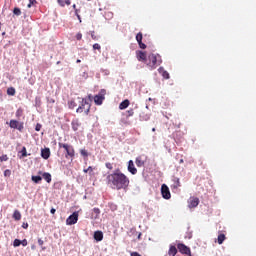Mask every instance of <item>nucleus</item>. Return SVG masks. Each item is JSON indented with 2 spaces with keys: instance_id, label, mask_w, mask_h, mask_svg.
<instances>
[{
  "instance_id": "11",
  "label": "nucleus",
  "mask_w": 256,
  "mask_h": 256,
  "mask_svg": "<svg viewBox=\"0 0 256 256\" xmlns=\"http://www.w3.org/2000/svg\"><path fill=\"white\" fill-rule=\"evenodd\" d=\"M136 57L138 59V61H142L143 63H147V53L143 52V51H137L136 52Z\"/></svg>"
},
{
  "instance_id": "28",
  "label": "nucleus",
  "mask_w": 256,
  "mask_h": 256,
  "mask_svg": "<svg viewBox=\"0 0 256 256\" xmlns=\"http://www.w3.org/2000/svg\"><path fill=\"white\" fill-rule=\"evenodd\" d=\"M133 115H135V111L133 109H129L128 111H126L127 119H129V117H133Z\"/></svg>"
},
{
  "instance_id": "64",
  "label": "nucleus",
  "mask_w": 256,
  "mask_h": 256,
  "mask_svg": "<svg viewBox=\"0 0 256 256\" xmlns=\"http://www.w3.org/2000/svg\"><path fill=\"white\" fill-rule=\"evenodd\" d=\"M152 131H155V128H153Z\"/></svg>"
},
{
  "instance_id": "21",
  "label": "nucleus",
  "mask_w": 256,
  "mask_h": 256,
  "mask_svg": "<svg viewBox=\"0 0 256 256\" xmlns=\"http://www.w3.org/2000/svg\"><path fill=\"white\" fill-rule=\"evenodd\" d=\"M173 183V189H179V187H181V181L179 178H174Z\"/></svg>"
},
{
  "instance_id": "35",
  "label": "nucleus",
  "mask_w": 256,
  "mask_h": 256,
  "mask_svg": "<svg viewBox=\"0 0 256 256\" xmlns=\"http://www.w3.org/2000/svg\"><path fill=\"white\" fill-rule=\"evenodd\" d=\"M93 49H94V51H101V45H99V43H95L93 45Z\"/></svg>"
},
{
  "instance_id": "6",
  "label": "nucleus",
  "mask_w": 256,
  "mask_h": 256,
  "mask_svg": "<svg viewBox=\"0 0 256 256\" xmlns=\"http://www.w3.org/2000/svg\"><path fill=\"white\" fill-rule=\"evenodd\" d=\"M177 249L182 255H189L191 256V248H189L187 245L183 243H178L177 244Z\"/></svg>"
},
{
  "instance_id": "41",
  "label": "nucleus",
  "mask_w": 256,
  "mask_h": 256,
  "mask_svg": "<svg viewBox=\"0 0 256 256\" xmlns=\"http://www.w3.org/2000/svg\"><path fill=\"white\" fill-rule=\"evenodd\" d=\"M22 157H27V148H22Z\"/></svg>"
},
{
  "instance_id": "23",
  "label": "nucleus",
  "mask_w": 256,
  "mask_h": 256,
  "mask_svg": "<svg viewBox=\"0 0 256 256\" xmlns=\"http://www.w3.org/2000/svg\"><path fill=\"white\" fill-rule=\"evenodd\" d=\"M225 239H226L225 234H219L217 239L218 244L223 245V241H225Z\"/></svg>"
},
{
  "instance_id": "43",
  "label": "nucleus",
  "mask_w": 256,
  "mask_h": 256,
  "mask_svg": "<svg viewBox=\"0 0 256 256\" xmlns=\"http://www.w3.org/2000/svg\"><path fill=\"white\" fill-rule=\"evenodd\" d=\"M41 127H43L40 123H37L35 126V131H41Z\"/></svg>"
},
{
  "instance_id": "12",
  "label": "nucleus",
  "mask_w": 256,
  "mask_h": 256,
  "mask_svg": "<svg viewBox=\"0 0 256 256\" xmlns=\"http://www.w3.org/2000/svg\"><path fill=\"white\" fill-rule=\"evenodd\" d=\"M135 163L137 167H143L145 166V163H147V157L143 158V156H138L135 160Z\"/></svg>"
},
{
  "instance_id": "1",
  "label": "nucleus",
  "mask_w": 256,
  "mask_h": 256,
  "mask_svg": "<svg viewBox=\"0 0 256 256\" xmlns=\"http://www.w3.org/2000/svg\"><path fill=\"white\" fill-rule=\"evenodd\" d=\"M106 183L115 191H127L129 189L131 180H129V177H127L125 173L121 172L119 169H116L107 175Z\"/></svg>"
},
{
  "instance_id": "42",
  "label": "nucleus",
  "mask_w": 256,
  "mask_h": 256,
  "mask_svg": "<svg viewBox=\"0 0 256 256\" xmlns=\"http://www.w3.org/2000/svg\"><path fill=\"white\" fill-rule=\"evenodd\" d=\"M58 5H60V7H65V1L63 0H57Z\"/></svg>"
},
{
  "instance_id": "60",
  "label": "nucleus",
  "mask_w": 256,
  "mask_h": 256,
  "mask_svg": "<svg viewBox=\"0 0 256 256\" xmlns=\"http://www.w3.org/2000/svg\"><path fill=\"white\" fill-rule=\"evenodd\" d=\"M60 63H61V62L58 61V62H57V65H59Z\"/></svg>"
},
{
  "instance_id": "62",
  "label": "nucleus",
  "mask_w": 256,
  "mask_h": 256,
  "mask_svg": "<svg viewBox=\"0 0 256 256\" xmlns=\"http://www.w3.org/2000/svg\"><path fill=\"white\" fill-rule=\"evenodd\" d=\"M0 31H1V22H0Z\"/></svg>"
},
{
  "instance_id": "56",
  "label": "nucleus",
  "mask_w": 256,
  "mask_h": 256,
  "mask_svg": "<svg viewBox=\"0 0 256 256\" xmlns=\"http://www.w3.org/2000/svg\"><path fill=\"white\" fill-rule=\"evenodd\" d=\"M76 63H81V60H80V59H78V60L76 61Z\"/></svg>"
},
{
  "instance_id": "24",
  "label": "nucleus",
  "mask_w": 256,
  "mask_h": 256,
  "mask_svg": "<svg viewBox=\"0 0 256 256\" xmlns=\"http://www.w3.org/2000/svg\"><path fill=\"white\" fill-rule=\"evenodd\" d=\"M68 107L69 109H75V107H77V103L75 102V100H69Z\"/></svg>"
},
{
  "instance_id": "57",
  "label": "nucleus",
  "mask_w": 256,
  "mask_h": 256,
  "mask_svg": "<svg viewBox=\"0 0 256 256\" xmlns=\"http://www.w3.org/2000/svg\"><path fill=\"white\" fill-rule=\"evenodd\" d=\"M183 162H184L183 159H180L179 163L181 164V163H183Z\"/></svg>"
},
{
  "instance_id": "17",
  "label": "nucleus",
  "mask_w": 256,
  "mask_h": 256,
  "mask_svg": "<svg viewBox=\"0 0 256 256\" xmlns=\"http://www.w3.org/2000/svg\"><path fill=\"white\" fill-rule=\"evenodd\" d=\"M94 239L95 241H103V232L102 231L94 232Z\"/></svg>"
},
{
  "instance_id": "9",
  "label": "nucleus",
  "mask_w": 256,
  "mask_h": 256,
  "mask_svg": "<svg viewBox=\"0 0 256 256\" xmlns=\"http://www.w3.org/2000/svg\"><path fill=\"white\" fill-rule=\"evenodd\" d=\"M161 194L163 199H171V191H169V186H167L166 184H162Z\"/></svg>"
},
{
  "instance_id": "52",
  "label": "nucleus",
  "mask_w": 256,
  "mask_h": 256,
  "mask_svg": "<svg viewBox=\"0 0 256 256\" xmlns=\"http://www.w3.org/2000/svg\"><path fill=\"white\" fill-rule=\"evenodd\" d=\"M73 9L76 11L77 10V5L73 4Z\"/></svg>"
},
{
  "instance_id": "46",
  "label": "nucleus",
  "mask_w": 256,
  "mask_h": 256,
  "mask_svg": "<svg viewBox=\"0 0 256 256\" xmlns=\"http://www.w3.org/2000/svg\"><path fill=\"white\" fill-rule=\"evenodd\" d=\"M21 245H23V247H27V239L22 240Z\"/></svg>"
},
{
  "instance_id": "34",
  "label": "nucleus",
  "mask_w": 256,
  "mask_h": 256,
  "mask_svg": "<svg viewBox=\"0 0 256 256\" xmlns=\"http://www.w3.org/2000/svg\"><path fill=\"white\" fill-rule=\"evenodd\" d=\"M35 3H37V0H29V4L27 5L28 9H31Z\"/></svg>"
},
{
  "instance_id": "53",
  "label": "nucleus",
  "mask_w": 256,
  "mask_h": 256,
  "mask_svg": "<svg viewBox=\"0 0 256 256\" xmlns=\"http://www.w3.org/2000/svg\"><path fill=\"white\" fill-rule=\"evenodd\" d=\"M31 249L35 250V249H36L35 245H32V246H31Z\"/></svg>"
},
{
  "instance_id": "45",
  "label": "nucleus",
  "mask_w": 256,
  "mask_h": 256,
  "mask_svg": "<svg viewBox=\"0 0 256 256\" xmlns=\"http://www.w3.org/2000/svg\"><path fill=\"white\" fill-rule=\"evenodd\" d=\"M44 243H45V242L43 241V239H41V238L38 239V245H39L40 247H43Z\"/></svg>"
},
{
  "instance_id": "15",
  "label": "nucleus",
  "mask_w": 256,
  "mask_h": 256,
  "mask_svg": "<svg viewBox=\"0 0 256 256\" xmlns=\"http://www.w3.org/2000/svg\"><path fill=\"white\" fill-rule=\"evenodd\" d=\"M199 205V198H191L189 201V208L194 209V207H197Z\"/></svg>"
},
{
  "instance_id": "49",
  "label": "nucleus",
  "mask_w": 256,
  "mask_h": 256,
  "mask_svg": "<svg viewBox=\"0 0 256 256\" xmlns=\"http://www.w3.org/2000/svg\"><path fill=\"white\" fill-rule=\"evenodd\" d=\"M56 211H57V210H56L55 208H51L50 213H51L52 215H55Z\"/></svg>"
},
{
  "instance_id": "40",
  "label": "nucleus",
  "mask_w": 256,
  "mask_h": 256,
  "mask_svg": "<svg viewBox=\"0 0 256 256\" xmlns=\"http://www.w3.org/2000/svg\"><path fill=\"white\" fill-rule=\"evenodd\" d=\"M11 176V170L7 169L4 171V177H10Z\"/></svg>"
},
{
  "instance_id": "58",
  "label": "nucleus",
  "mask_w": 256,
  "mask_h": 256,
  "mask_svg": "<svg viewBox=\"0 0 256 256\" xmlns=\"http://www.w3.org/2000/svg\"><path fill=\"white\" fill-rule=\"evenodd\" d=\"M138 239H141V234L138 235Z\"/></svg>"
},
{
  "instance_id": "29",
  "label": "nucleus",
  "mask_w": 256,
  "mask_h": 256,
  "mask_svg": "<svg viewBox=\"0 0 256 256\" xmlns=\"http://www.w3.org/2000/svg\"><path fill=\"white\" fill-rule=\"evenodd\" d=\"M90 35L93 41H99V36L95 35V31H90Z\"/></svg>"
},
{
  "instance_id": "13",
  "label": "nucleus",
  "mask_w": 256,
  "mask_h": 256,
  "mask_svg": "<svg viewBox=\"0 0 256 256\" xmlns=\"http://www.w3.org/2000/svg\"><path fill=\"white\" fill-rule=\"evenodd\" d=\"M41 157L43 159H48L51 157V150L49 148H44L41 150Z\"/></svg>"
},
{
  "instance_id": "39",
  "label": "nucleus",
  "mask_w": 256,
  "mask_h": 256,
  "mask_svg": "<svg viewBox=\"0 0 256 256\" xmlns=\"http://www.w3.org/2000/svg\"><path fill=\"white\" fill-rule=\"evenodd\" d=\"M138 45L140 47V49H147V45H145V43L142 42H138Z\"/></svg>"
},
{
  "instance_id": "51",
  "label": "nucleus",
  "mask_w": 256,
  "mask_h": 256,
  "mask_svg": "<svg viewBox=\"0 0 256 256\" xmlns=\"http://www.w3.org/2000/svg\"><path fill=\"white\" fill-rule=\"evenodd\" d=\"M22 227H23V229H27V227H29V224H27V223L23 224Z\"/></svg>"
},
{
  "instance_id": "18",
  "label": "nucleus",
  "mask_w": 256,
  "mask_h": 256,
  "mask_svg": "<svg viewBox=\"0 0 256 256\" xmlns=\"http://www.w3.org/2000/svg\"><path fill=\"white\" fill-rule=\"evenodd\" d=\"M158 72L161 73L164 79H169V72H167V70H165L163 67H160Z\"/></svg>"
},
{
  "instance_id": "31",
  "label": "nucleus",
  "mask_w": 256,
  "mask_h": 256,
  "mask_svg": "<svg viewBox=\"0 0 256 256\" xmlns=\"http://www.w3.org/2000/svg\"><path fill=\"white\" fill-rule=\"evenodd\" d=\"M13 14L19 17L21 15V9L20 8H14L13 9Z\"/></svg>"
},
{
  "instance_id": "44",
  "label": "nucleus",
  "mask_w": 256,
  "mask_h": 256,
  "mask_svg": "<svg viewBox=\"0 0 256 256\" xmlns=\"http://www.w3.org/2000/svg\"><path fill=\"white\" fill-rule=\"evenodd\" d=\"M93 213H95L96 215H99L101 213V210L99 208H94Z\"/></svg>"
},
{
  "instance_id": "16",
  "label": "nucleus",
  "mask_w": 256,
  "mask_h": 256,
  "mask_svg": "<svg viewBox=\"0 0 256 256\" xmlns=\"http://www.w3.org/2000/svg\"><path fill=\"white\" fill-rule=\"evenodd\" d=\"M168 255L169 256L177 255V247L175 245H170L169 250H168Z\"/></svg>"
},
{
  "instance_id": "20",
  "label": "nucleus",
  "mask_w": 256,
  "mask_h": 256,
  "mask_svg": "<svg viewBox=\"0 0 256 256\" xmlns=\"http://www.w3.org/2000/svg\"><path fill=\"white\" fill-rule=\"evenodd\" d=\"M42 177L44 180H46V182L51 183L52 179H51V174L49 172H44L42 174Z\"/></svg>"
},
{
  "instance_id": "47",
  "label": "nucleus",
  "mask_w": 256,
  "mask_h": 256,
  "mask_svg": "<svg viewBox=\"0 0 256 256\" xmlns=\"http://www.w3.org/2000/svg\"><path fill=\"white\" fill-rule=\"evenodd\" d=\"M76 17L79 19L80 23H81V15H79V10H76Z\"/></svg>"
},
{
  "instance_id": "27",
  "label": "nucleus",
  "mask_w": 256,
  "mask_h": 256,
  "mask_svg": "<svg viewBox=\"0 0 256 256\" xmlns=\"http://www.w3.org/2000/svg\"><path fill=\"white\" fill-rule=\"evenodd\" d=\"M136 41H137V43H141L143 41V33L139 32L136 35Z\"/></svg>"
},
{
  "instance_id": "25",
  "label": "nucleus",
  "mask_w": 256,
  "mask_h": 256,
  "mask_svg": "<svg viewBox=\"0 0 256 256\" xmlns=\"http://www.w3.org/2000/svg\"><path fill=\"white\" fill-rule=\"evenodd\" d=\"M32 181L34 183H41V181H43V178L41 176H32Z\"/></svg>"
},
{
  "instance_id": "7",
  "label": "nucleus",
  "mask_w": 256,
  "mask_h": 256,
  "mask_svg": "<svg viewBox=\"0 0 256 256\" xmlns=\"http://www.w3.org/2000/svg\"><path fill=\"white\" fill-rule=\"evenodd\" d=\"M79 221V212H74L66 219V225H75Z\"/></svg>"
},
{
  "instance_id": "36",
  "label": "nucleus",
  "mask_w": 256,
  "mask_h": 256,
  "mask_svg": "<svg viewBox=\"0 0 256 256\" xmlns=\"http://www.w3.org/2000/svg\"><path fill=\"white\" fill-rule=\"evenodd\" d=\"M76 39H77V41H81V39H83V34L81 32H78L76 34Z\"/></svg>"
},
{
  "instance_id": "37",
  "label": "nucleus",
  "mask_w": 256,
  "mask_h": 256,
  "mask_svg": "<svg viewBox=\"0 0 256 256\" xmlns=\"http://www.w3.org/2000/svg\"><path fill=\"white\" fill-rule=\"evenodd\" d=\"M80 153H81V155H82L83 157H88V156H89V153H87V150H85V149H82V150L80 151Z\"/></svg>"
},
{
  "instance_id": "54",
  "label": "nucleus",
  "mask_w": 256,
  "mask_h": 256,
  "mask_svg": "<svg viewBox=\"0 0 256 256\" xmlns=\"http://www.w3.org/2000/svg\"><path fill=\"white\" fill-rule=\"evenodd\" d=\"M84 173H89V170H87V169H84Z\"/></svg>"
},
{
  "instance_id": "22",
  "label": "nucleus",
  "mask_w": 256,
  "mask_h": 256,
  "mask_svg": "<svg viewBox=\"0 0 256 256\" xmlns=\"http://www.w3.org/2000/svg\"><path fill=\"white\" fill-rule=\"evenodd\" d=\"M13 219L15 221H21V212L19 210H15L13 213Z\"/></svg>"
},
{
  "instance_id": "4",
  "label": "nucleus",
  "mask_w": 256,
  "mask_h": 256,
  "mask_svg": "<svg viewBox=\"0 0 256 256\" xmlns=\"http://www.w3.org/2000/svg\"><path fill=\"white\" fill-rule=\"evenodd\" d=\"M91 111V104L87 101V99L82 98L81 105L76 109V113H85V115H89Z\"/></svg>"
},
{
  "instance_id": "26",
  "label": "nucleus",
  "mask_w": 256,
  "mask_h": 256,
  "mask_svg": "<svg viewBox=\"0 0 256 256\" xmlns=\"http://www.w3.org/2000/svg\"><path fill=\"white\" fill-rule=\"evenodd\" d=\"M16 117H17V119H20V117H23V108H18L17 109Z\"/></svg>"
},
{
  "instance_id": "30",
  "label": "nucleus",
  "mask_w": 256,
  "mask_h": 256,
  "mask_svg": "<svg viewBox=\"0 0 256 256\" xmlns=\"http://www.w3.org/2000/svg\"><path fill=\"white\" fill-rule=\"evenodd\" d=\"M7 95H11L13 97V95H15V88L13 87L8 88Z\"/></svg>"
},
{
  "instance_id": "14",
  "label": "nucleus",
  "mask_w": 256,
  "mask_h": 256,
  "mask_svg": "<svg viewBox=\"0 0 256 256\" xmlns=\"http://www.w3.org/2000/svg\"><path fill=\"white\" fill-rule=\"evenodd\" d=\"M73 131H79V128L81 127V122H79V119H74L71 122Z\"/></svg>"
},
{
  "instance_id": "61",
  "label": "nucleus",
  "mask_w": 256,
  "mask_h": 256,
  "mask_svg": "<svg viewBox=\"0 0 256 256\" xmlns=\"http://www.w3.org/2000/svg\"><path fill=\"white\" fill-rule=\"evenodd\" d=\"M88 98L91 99V95H89Z\"/></svg>"
},
{
  "instance_id": "19",
  "label": "nucleus",
  "mask_w": 256,
  "mask_h": 256,
  "mask_svg": "<svg viewBox=\"0 0 256 256\" xmlns=\"http://www.w3.org/2000/svg\"><path fill=\"white\" fill-rule=\"evenodd\" d=\"M130 102L128 99L122 101L119 105V109H121L123 111V109H127V107H129Z\"/></svg>"
},
{
  "instance_id": "63",
  "label": "nucleus",
  "mask_w": 256,
  "mask_h": 256,
  "mask_svg": "<svg viewBox=\"0 0 256 256\" xmlns=\"http://www.w3.org/2000/svg\"><path fill=\"white\" fill-rule=\"evenodd\" d=\"M52 103H55V100H52Z\"/></svg>"
},
{
  "instance_id": "32",
  "label": "nucleus",
  "mask_w": 256,
  "mask_h": 256,
  "mask_svg": "<svg viewBox=\"0 0 256 256\" xmlns=\"http://www.w3.org/2000/svg\"><path fill=\"white\" fill-rule=\"evenodd\" d=\"M106 169H109V171H113V163L111 162H106L105 163Z\"/></svg>"
},
{
  "instance_id": "8",
  "label": "nucleus",
  "mask_w": 256,
  "mask_h": 256,
  "mask_svg": "<svg viewBox=\"0 0 256 256\" xmlns=\"http://www.w3.org/2000/svg\"><path fill=\"white\" fill-rule=\"evenodd\" d=\"M9 126L11 129H17L20 132L24 129L23 122L17 120H10Z\"/></svg>"
},
{
  "instance_id": "5",
  "label": "nucleus",
  "mask_w": 256,
  "mask_h": 256,
  "mask_svg": "<svg viewBox=\"0 0 256 256\" xmlns=\"http://www.w3.org/2000/svg\"><path fill=\"white\" fill-rule=\"evenodd\" d=\"M105 95H107V90L101 89L100 92L94 96L95 105H103V101H105Z\"/></svg>"
},
{
  "instance_id": "55",
  "label": "nucleus",
  "mask_w": 256,
  "mask_h": 256,
  "mask_svg": "<svg viewBox=\"0 0 256 256\" xmlns=\"http://www.w3.org/2000/svg\"><path fill=\"white\" fill-rule=\"evenodd\" d=\"M148 119H149V116H146L144 120L147 121Z\"/></svg>"
},
{
  "instance_id": "50",
  "label": "nucleus",
  "mask_w": 256,
  "mask_h": 256,
  "mask_svg": "<svg viewBox=\"0 0 256 256\" xmlns=\"http://www.w3.org/2000/svg\"><path fill=\"white\" fill-rule=\"evenodd\" d=\"M64 5H71V0H65Z\"/></svg>"
},
{
  "instance_id": "3",
  "label": "nucleus",
  "mask_w": 256,
  "mask_h": 256,
  "mask_svg": "<svg viewBox=\"0 0 256 256\" xmlns=\"http://www.w3.org/2000/svg\"><path fill=\"white\" fill-rule=\"evenodd\" d=\"M58 146L60 149H64L66 151V159H73L75 157V148H73L72 145L59 143Z\"/></svg>"
},
{
  "instance_id": "10",
  "label": "nucleus",
  "mask_w": 256,
  "mask_h": 256,
  "mask_svg": "<svg viewBox=\"0 0 256 256\" xmlns=\"http://www.w3.org/2000/svg\"><path fill=\"white\" fill-rule=\"evenodd\" d=\"M127 169L129 173H131V175H137V168L135 167V163L133 162V160L128 161Z\"/></svg>"
},
{
  "instance_id": "48",
  "label": "nucleus",
  "mask_w": 256,
  "mask_h": 256,
  "mask_svg": "<svg viewBox=\"0 0 256 256\" xmlns=\"http://www.w3.org/2000/svg\"><path fill=\"white\" fill-rule=\"evenodd\" d=\"M87 171L90 173V175H91V173H93V167H91V166H89L88 168H87Z\"/></svg>"
},
{
  "instance_id": "2",
  "label": "nucleus",
  "mask_w": 256,
  "mask_h": 256,
  "mask_svg": "<svg viewBox=\"0 0 256 256\" xmlns=\"http://www.w3.org/2000/svg\"><path fill=\"white\" fill-rule=\"evenodd\" d=\"M161 63H163V60H161V56L159 54H150L146 60V65L151 70L157 69Z\"/></svg>"
},
{
  "instance_id": "33",
  "label": "nucleus",
  "mask_w": 256,
  "mask_h": 256,
  "mask_svg": "<svg viewBox=\"0 0 256 256\" xmlns=\"http://www.w3.org/2000/svg\"><path fill=\"white\" fill-rule=\"evenodd\" d=\"M3 161H9V157L7 156V154L0 156V162L3 163Z\"/></svg>"
},
{
  "instance_id": "38",
  "label": "nucleus",
  "mask_w": 256,
  "mask_h": 256,
  "mask_svg": "<svg viewBox=\"0 0 256 256\" xmlns=\"http://www.w3.org/2000/svg\"><path fill=\"white\" fill-rule=\"evenodd\" d=\"M13 245H14L15 247H19V245H21V240L15 239L14 242H13Z\"/></svg>"
},
{
  "instance_id": "59",
  "label": "nucleus",
  "mask_w": 256,
  "mask_h": 256,
  "mask_svg": "<svg viewBox=\"0 0 256 256\" xmlns=\"http://www.w3.org/2000/svg\"><path fill=\"white\" fill-rule=\"evenodd\" d=\"M42 251H45V247H42Z\"/></svg>"
}]
</instances>
